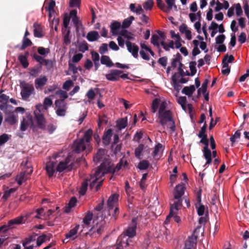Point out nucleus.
Listing matches in <instances>:
<instances>
[{"mask_svg":"<svg viewBox=\"0 0 249 249\" xmlns=\"http://www.w3.org/2000/svg\"><path fill=\"white\" fill-rule=\"evenodd\" d=\"M167 103L165 101H161L159 98H155L151 105V112L156 113L158 110V119L160 124L164 126L168 122L171 121V111L167 109Z\"/></svg>","mask_w":249,"mask_h":249,"instance_id":"f257e3e1","label":"nucleus"},{"mask_svg":"<svg viewBox=\"0 0 249 249\" xmlns=\"http://www.w3.org/2000/svg\"><path fill=\"white\" fill-rule=\"evenodd\" d=\"M107 169L105 163L102 162L98 169L96 170L93 175L90 176L89 180L90 181L89 188L92 190L96 183L97 181L107 172Z\"/></svg>","mask_w":249,"mask_h":249,"instance_id":"f03ea898","label":"nucleus"},{"mask_svg":"<svg viewBox=\"0 0 249 249\" xmlns=\"http://www.w3.org/2000/svg\"><path fill=\"white\" fill-rule=\"evenodd\" d=\"M36 109L34 111V114L38 127L41 129L44 130L46 120L43 114L41 113V110L43 109H45V107L43 105L38 104L36 106Z\"/></svg>","mask_w":249,"mask_h":249,"instance_id":"7ed1b4c3","label":"nucleus"},{"mask_svg":"<svg viewBox=\"0 0 249 249\" xmlns=\"http://www.w3.org/2000/svg\"><path fill=\"white\" fill-rule=\"evenodd\" d=\"M20 85L22 98L24 100H27L32 94L35 93L34 87L32 84L26 83L24 81L20 82Z\"/></svg>","mask_w":249,"mask_h":249,"instance_id":"20e7f679","label":"nucleus"},{"mask_svg":"<svg viewBox=\"0 0 249 249\" xmlns=\"http://www.w3.org/2000/svg\"><path fill=\"white\" fill-rule=\"evenodd\" d=\"M70 158L67 157L63 161H60L57 166L56 171L58 172H62L66 169L71 171L72 168V163L70 164Z\"/></svg>","mask_w":249,"mask_h":249,"instance_id":"39448f33","label":"nucleus"},{"mask_svg":"<svg viewBox=\"0 0 249 249\" xmlns=\"http://www.w3.org/2000/svg\"><path fill=\"white\" fill-rule=\"evenodd\" d=\"M33 169L27 167L24 171H22L18 175L16 178V180L19 185H21L23 182L26 181L28 179L27 176L30 175L33 172Z\"/></svg>","mask_w":249,"mask_h":249,"instance_id":"423d86ee","label":"nucleus"},{"mask_svg":"<svg viewBox=\"0 0 249 249\" xmlns=\"http://www.w3.org/2000/svg\"><path fill=\"white\" fill-rule=\"evenodd\" d=\"M23 219V217L21 216L9 220L7 225H4L0 227V231L1 232L5 233L8 230V228H11L14 225L21 224Z\"/></svg>","mask_w":249,"mask_h":249,"instance_id":"0eeeda50","label":"nucleus"},{"mask_svg":"<svg viewBox=\"0 0 249 249\" xmlns=\"http://www.w3.org/2000/svg\"><path fill=\"white\" fill-rule=\"evenodd\" d=\"M136 235V225L128 226L127 228L124 230L122 234L119 237V240L120 238H126L128 237L129 238H133Z\"/></svg>","mask_w":249,"mask_h":249,"instance_id":"6e6552de","label":"nucleus"},{"mask_svg":"<svg viewBox=\"0 0 249 249\" xmlns=\"http://www.w3.org/2000/svg\"><path fill=\"white\" fill-rule=\"evenodd\" d=\"M30 125L31 128L34 130L35 126L34 124L33 119L31 117H29L27 119L23 118L21 122L20 129L22 131L27 130L28 126Z\"/></svg>","mask_w":249,"mask_h":249,"instance_id":"1a4fd4ad","label":"nucleus"},{"mask_svg":"<svg viewBox=\"0 0 249 249\" xmlns=\"http://www.w3.org/2000/svg\"><path fill=\"white\" fill-rule=\"evenodd\" d=\"M123 71L118 70H111L109 73L106 75L107 79L111 81L119 80L120 74H122Z\"/></svg>","mask_w":249,"mask_h":249,"instance_id":"9d476101","label":"nucleus"},{"mask_svg":"<svg viewBox=\"0 0 249 249\" xmlns=\"http://www.w3.org/2000/svg\"><path fill=\"white\" fill-rule=\"evenodd\" d=\"M185 189L186 187L184 183H180L177 185L174 189V198L182 197L184 194Z\"/></svg>","mask_w":249,"mask_h":249,"instance_id":"9b49d317","label":"nucleus"},{"mask_svg":"<svg viewBox=\"0 0 249 249\" xmlns=\"http://www.w3.org/2000/svg\"><path fill=\"white\" fill-rule=\"evenodd\" d=\"M113 135V130L112 129L109 128L105 130L102 136V142L105 146L108 145L110 143L111 138Z\"/></svg>","mask_w":249,"mask_h":249,"instance_id":"f8f14e48","label":"nucleus"},{"mask_svg":"<svg viewBox=\"0 0 249 249\" xmlns=\"http://www.w3.org/2000/svg\"><path fill=\"white\" fill-rule=\"evenodd\" d=\"M125 44L128 51L132 53L134 57L137 58L138 56V46L129 41H126Z\"/></svg>","mask_w":249,"mask_h":249,"instance_id":"ddd939ff","label":"nucleus"},{"mask_svg":"<svg viewBox=\"0 0 249 249\" xmlns=\"http://www.w3.org/2000/svg\"><path fill=\"white\" fill-rule=\"evenodd\" d=\"M48 78L45 75L41 76L35 80V86L37 89H42L43 87L46 84Z\"/></svg>","mask_w":249,"mask_h":249,"instance_id":"4468645a","label":"nucleus"},{"mask_svg":"<svg viewBox=\"0 0 249 249\" xmlns=\"http://www.w3.org/2000/svg\"><path fill=\"white\" fill-rule=\"evenodd\" d=\"M167 6L163 2L162 0H156L158 6L165 13H169L171 10V0H165Z\"/></svg>","mask_w":249,"mask_h":249,"instance_id":"2eb2a0df","label":"nucleus"},{"mask_svg":"<svg viewBox=\"0 0 249 249\" xmlns=\"http://www.w3.org/2000/svg\"><path fill=\"white\" fill-rule=\"evenodd\" d=\"M55 162L50 161L46 163V170L49 178L53 177L56 170Z\"/></svg>","mask_w":249,"mask_h":249,"instance_id":"dca6fc26","label":"nucleus"},{"mask_svg":"<svg viewBox=\"0 0 249 249\" xmlns=\"http://www.w3.org/2000/svg\"><path fill=\"white\" fill-rule=\"evenodd\" d=\"M12 109H8V113L6 114L7 116L5 118V121L10 125H14L17 123L18 120L17 116L13 112L10 113Z\"/></svg>","mask_w":249,"mask_h":249,"instance_id":"f3484780","label":"nucleus"},{"mask_svg":"<svg viewBox=\"0 0 249 249\" xmlns=\"http://www.w3.org/2000/svg\"><path fill=\"white\" fill-rule=\"evenodd\" d=\"M119 196L116 194L111 195L108 198L107 201V206L108 210H111L113 209L115 204L118 200Z\"/></svg>","mask_w":249,"mask_h":249,"instance_id":"a211bd4d","label":"nucleus"},{"mask_svg":"<svg viewBox=\"0 0 249 249\" xmlns=\"http://www.w3.org/2000/svg\"><path fill=\"white\" fill-rule=\"evenodd\" d=\"M74 151L76 153H80L86 149V144L84 140H79L74 142Z\"/></svg>","mask_w":249,"mask_h":249,"instance_id":"6ab92c4d","label":"nucleus"},{"mask_svg":"<svg viewBox=\"0 0 249 249\" xmlns=\"http://www.w3.org/2000/svg\"><path fill=\"white\" fill-rule=\"evenodd\" d=\"M196 237H189L185 244L184 249H192L196 246Z\"/></svg>","mask_w":249,"mask_h":249,"instance_id":"aec40b11","label":"nucleus"},{"mask_svg":"<svg viewBox=\"0 0 249 249\" xmlns=\"http://www.w3.org/2000/svg\"><path fill=\"white\" fill-rule=\"evenodd\" d=\"M178 65V73H179L180 76H183L184 75V71L182 69L183 65L180 61L173 59L172 60V69L175 68Z\"/></svg>","mask_w":249,"mask_h":249,"instance_id":"412c9836","label":"nucleus"},{"mask_svg":"<svg viewBox=\"0 0 249 249\" xmlns=\"http://www.w3.org/2000/svg\"><path fill=\"white\" fill-rule=\"evenodd\" d=\"M99 37L98 32L95 31L89 32L87 35V38L90 42L96 41Z\"/></svg>","mask_w":249,"mask_h":249,"instance_id":"4be33fe9","label":"nucleus"},{"mask_svg":"<svg viewBox=\"0 0 249 249\" xmlns=\"http://www.w3.org/2000/svg\"><path fill=\"white\" fill-rule=\"evenodd\" d=\"M34 35L35 37H41L43 36L42 29L40 24L36 22L34 24Z\"/></svg>","mask_w":249,"mask_h":249,"instance_id":"5701e85b","label":"nucleus"},{"mask_svg":"<svg viewBox=\"0 0 249 249\" xmlns=\"http://www.w3.org/2000/svg\"><path fill=\"white\" fill-rule=\"evenodd\" d=\"M101 63L103 65H105L108 68L112 67L114 65L110 57L107 55H103L101 56Z\"/></svg>","mask_w":249,"mask_h":249,"instance_id":"b1692460","label":"nucleus"},{"mask_svg":"<svg viewBox=\"0 0 249 249\" xmlns=\"http://www.w3.org/2000/svg\"><path fill=\"white\" fill-rule=\"evenodd\" d=\"M108 211L109 215L111 216L110 220L113 221H115L117 219L120 213L119 208L116 207L114 210H108Z\"/></svg>","mask_w":249,"mask_h":249,"instance_id":"393cba45","label":"nucleus"},{"mask_svg":"<svg viewBox=\"0 0 249 249\" xmlns=\"http://www.w3.org/2000/svg\"><path fill=\"white\" fill-rule=\"evenodd\" d=\"M89 184H90V181L89 180V178H87L82 183V185L79 191V194L83 196L86 194Z\"/></svg>","mask_w":249,"mask_h":249,"instance_id":"a878e982","label":"nucleus"},{"mask_svg":"<svg viewBox=\"0 0 249 249\" xmlns=\"http://www.w3.org/2000/svg\"><path fill=\"white\" fill-rule=\"evenodd\" d=\"M77 203V199L75 197H72L69 201L68 206L66 207L65 212L66 213H69L71 212V209L73 208Z\"/></svg>","mask_w":249,"mask_h":249,"instance_id":"bb28decb","label":"nucleus"},{"mask_svg":"<svg viewBox=\"0 0 249 249\" xmlns=\"http://www.w3.org/2000/svg\"><path fill=\"white\" fill-rule=\"evenodd\" d=\"M195 87L194 85H191L189 87H185L182 90V93L191 96L195 91Z\"/></svg>","mask_w":249,"mask_h":249,"instance_id":"cd10ccee","label":"nucleus"},{"mask_svg":"<svg viewBox=\"0 0 249 249\" xmlns=\"http://www.w3.org/2000/svg\"><path fill=\"white\" fill-rule=\"evenodd\" d=\"M104 155V150L99 149L96 155L93 158V161L98 163L102 160Z\"/></svg>","mask_w":249,"mask_h":249,"instance_id":"c85d7f7f","label":"nucleus"},{"mask_svg":"<svg viewBox=\"0 0 249 249\" xmlns=\"http://www.w3.org/2000/svg\"><path fill=\"white\" fill-rule=\"evenodd\" d=\"M127 125V118L124 117L117 122V126L119 130L124 128Z\"/></svg>","mask_w":249,"mask_h":249,"instance_id":"c756f323","label":"nucleus"},{"mask_svg":"<svg viewBox=\"0 0 249 249\" xmlns=\"http://www.w3.org/2000/svg\"><path fill=\"white\" fill-rule=\"evenodd\" d=\"M41 71V66L39 67H34L30 70L29 74L32 77H36L38 76V74L40 73Z\"/></svg>","mask_w":249,"mask_h":249,"instance_id":"7c9ffc66","label":"nucleus"},{"mask_svg":"<svg viewBox=\"0 0 249 249\" xmlns=\"http://www.w3.org/2000/svg\"><path fill=\"white\" fill-rule=\"evenodd\" d=\"M170 206H169V214L167 216V217H166V219L164 222V224H165V226H164V228L166 230V232L165 233H164V234L166 235V236H167L168 234V233H170V231L167 229V227L166 226H168L170 224V219L171 218V204H169Z\"/></svg>","mask_w":249,"mask_h":249,"instance_id":"2f4dec72","label":"nucleus"},{"mask_svg":"<svg viewBox=\"0 0 249 249\" xmlns=\"http://www.w3.org/2000/svg\"><path fill=\"white\" fill-rule=\"evenodd\" d=\"M121 27V23L118 21H113L111 24L110 27L111 31L113 35L117 34V30Z\"/></svg>","mask_w":249,"mask_h":249,"instance_id":"473e14b6","label":"nucleus"},{"mask_svg":"<svg viewBox=\"0 0 249 249\" xmlns=\"http://www.w3.org/2000/svg\"><path fill=\"white\" fill-rule=\"evenodd\" d=\"M174 199L176 200L174 201V204H172V206H173V211H178L182 207V198L180 197Z\"/></svg>","mask_w":249,"mask_h":249,"instance_id":"72a5a7b5","label":"nucleus"},{"mask_svg":"<svg viewBox=\"0 0 249 249\" xmlns=\"http://www.w3.org/2000/svg\"><path fill=\"white\" fill-rule=\"evenodd\" d=\"M200 138H201V140L200 141V143H202L203 144H204L205 145L204 148H203V152H207V151H211L209 148H208V145H209V140L207 138V136H204L202 137H199Z\"/></svg>","mask_w":249,"mask_h":249,"instance_id":"f704fd0d","label":"nucleus"},{"mask_svg":"<svg viewBox=\"0 0 249 249\" xmlns=\"http://www.w3.org/2000/svg\"><path fill=\"white\" fill-rule=\"evenodd\" d=\"M62 33L64 34V42L66 45H68L71 43V39L70 37V30L69 29L63 30Z\"/></svg>","mask_w":249,"mask_h":249,"instance_id":"c9c22d12","label":"nucleus"},{"mask_svg":"<svg viewBox=\"0 0 249 249\" xmlns=\"http://www.w3.org/2000/svg\"><path fill=\"white\" fill-rule=\"evenodd\" d=\"M178 79L177 78L176 74H174L173 75H172V82L174 84V89L178 92H179L182 86L180 84V83L178 81Z\"/></svg>","mask_w":249,"mask_h":249,"instance_id":"e433bc0d","label":"nucleus"},{"mask_svg":"<svg viewBox=\"0 0 249 249\" xmlns=\"http://www.w3.org/2000/svg\"><path fill=\"white\" fill-rule=\"evenodd\" d=\"M32 44V41L28 38L24 37L22 40V45L19 48L21 51L24 50L26 48L31 46Z\"/></svg>","mask_w":249,"mask_h":249,"instance_id":"4c0bfd02","label":"nucleus"},{"mask_svg":"<svg viewBox=\"0 0 249 249\" xmlns=\"http://www.w3.org/2000/svg\"><path fill=\"white\" fill-rule=\"evenodd\" d=\"M134 19V17L133 16H130L127 18L125 19L122 22V28L124 29L128 28Z\"/></svg>","mask_w":249,"mask_h":249,"instance_id":"58836bf2","label":"nucleus"},{"mask_svg":"<svg viewBox=\"0 0 249 249\" xmlns=\"http://www.w3.org/2000/svg\"><path fill=\"white\" fill-rule=\"evenodd\" d=\"M18 59L24 68H27L28 67L29 62L26 56H23V54H19Z\"/></svg>","mask_w":249,"mask_h":249,"instance_id":"ea45409f","label":"nucleus"},{"mask_svg":"<svg viewBox=\"0 0 249 249\" xmlns=\"http://www.w3.org/2000/svg\"><path fill=\"white\" fill-rule=\"evenodd\" d=\"M92 135V130L91 129H89L85 132L83 138L80 140H84L85 142L89 143L91 140Z\"/></svg>","mask_w":249,"mask_h":249,"instance_id":"a19ab883","label":"nucleus"},{"mask_svg":"<svg viewBox=\"0 0 249 249\" xmlns=\"http://www.w3.org/2000/svg\"><path fill=\"white\" fill-rule=\"evenodd\" d=\"M93 213L90 212H88L83 218V222L86 225H89L90 221L92 219Z\"/></svg>","mask_w":249,"mask_h":249,"instance_id":"79ce46f5","label":"nucleus"},{"mask_svg":"<svg viewBox=\"0 0 249 249\" xmlns=\"http://www.w3.org/2000/svg\"><path fill=\"white\" fill-rule=\"evenodd\" d=\"M55 105L56 109L67 108V103L63 100H56Z\"/></svg>","mask_w":249,"mask_h":249,"instance_id":"37998d69","label":"nucleus"},{"mask_svg":"<svg viewBox=\"0 0 249 249\" xmlns=\"http://www.w3.org/2000/svg\"><path fill=\"white\" fill-rule=\"evenodd\" d=\"M16 190L17 189L16 188H12L8 190L5 191L4 192V194L2 196V198L4 200V201H6L8 199V198L10 197L12 193L15 192Z\"/></svg>","mask_w":249,"mask_h":249,"instance_id":"c03bdc74","label":"nucleus"},{"mask_svg":"<svg viewBox=\"0 0 249 249\" xmlns=\"http://www.w3.org/2000/svg\"><path fill=\"white\" fill-rule=\"evenodd\" d=\"M204 153V157L205 159L206 160V162L204 167L206 166L207 164H210L212 161V152L211 151H207L203 152Z\"/></svg>","mask_w":249,"mask_h":249,"instance_id":"a18cd8bd","label":"nucleus"},{"mask_svg":"<svg viewBox=\"0 0 249 249\" xmlns=\"http://www.w3.org/2000/svg\"><path fill=\"white\" fill-rule=\"evenodd\" d=\"M79 228V225H76L73 229L71 230L68 233L66 234V237L69 238L75 235Z\"/></svg>","mask_w":249,"mask_h":249,"instance_id":"49530a36","label":"nucleus"},{"mask_svg":"<svg viewBox=\"0 0 249 249\" xmlns=\"http://www.w3.org/2000/svg\"><path fill=\"white\" fill-rule=\"evenodd\" d=\"M149 166V163L147 160H142L139 162L138 168L140 170H146L148 168Z\"/></svg>","mask_w":249,"mask_h":249,"instance_id":"de8ad7c7","label":"nucleus"},{"mask_svg":"<svg viewBox=\"0 0 249 249\" xmlns=\"http://www.w3.org/2000/svg\"><path fill=\"white\" fill-rule=\"evenodd\" d=\"M196 208L197 210V213L198 215L202 216L204 214L205 208L204 205H198L197 204H195Z\"/></svg>","mask_w":249,"mask_h":249,"instance_id":"09e8293b","label":"nucleus"},{"mask_svg":"<svg viewBox=\"0 0 249 249\" xmlns=\"http://www.w3.org/2000/svg\"><path fill=\"white\" fill-rule=\"evenodd\" d=\"M104 228V226L103 225H100L98 227H97V226H96V227L94 226L90 229L89 231L94 232L96 231L98 234H100L103 231Z\"/></svg>","mask_w":249,"mask_h":249,"instance_id":"8fccbe9b","label":"nucleus"},{"mask_svg":"<svg viewBox=\"0 0 249 249\" xmlns=\"http://www.w3.org/2000/svg\"><path fill=\"white\" fill-rule=\"evenodd\" d=\"M133 238H129L127 237V238L126 237V238H120V239L122 240V242L124 244L125 248L133 246L132 243V239Z\"/></svg>","mask_w":249,"mask_h":249,"instance_id":"3c124183","label":"nucleus"},{"mask_svg":"<svg viewBox=\"0 0 249 249\" xmlns=\"http://www.w3.org/2000/svg\"><path fill=\"white\" fill-rule=\"evenodd\" d=\"M147 175V173L143 174L140 182V186L142 190H144L146 188V185L145 184V181L146 180Z\"/></svg>","mask_w":249,"mask_h":249,"instance_id":"603ef678","label":"nucleus"},{"mask_svg":"<svg viewBox=\"0 0 249 249\" xmlns=\"http://www.w3.org/2000/svg\"><path fill=\"white\" fill-rule=\"evenodd\" d=\"M153 5V0H147L143 4V8L146 10H151Z\"/></svg>","mask_w":249,"mask_h":249,"instance_id":"864d4df0","label":"nucleus"},{"mask_svg":"<svg viewBox=\"0 0 249 249\" xmlns=\"http://www.w3.org/2000/svg\"><path fill=\"white\" fill-rule=\"evenodd\" d=\"M38 53L41 55H46L50 53L49 48H45L42 47H39L37 48Z\"/></svg>","mask_w":249,"mask_h":249,"instance_id":"5fc2aeb1","label":"nucleus"},{"mask_svg":"<svg viewBox=\"0 0 249 249\" xmlns=\"http://www.w3.org/2000/svg\"><path fill=\"white\" fill-rule=\"evenodd\" d=\"M41 65L45 66L48 70H51L53 67V62L50 59H45L41 66Z\"/></svg>","mask_w":249,"mask_h":249,"instance_id":"6e6d98bb","label":"nucleus"},{"mask_svg":"<svg viewBox=\"0 0 249 249\" xmlns=\"http://www.w3.org/2000/svg\"><path fill=\"white\" fill-rule=\"evenodd\" d=\"M9 139V135L7 134H3L0 136V146L6 143Z\"/></svg>","mask_w":249,"mask_h":249,"instance_id":"4d7b16f0","label":"nucleus"},{"mask_svg":"<svg viewBox=\"0 0 249 249\" xmlns=\"http://www.w3.org/2000/svg\"><path fill=\"white\" fill-rule=\"evenodd\" d=\"M196 62L192 61L190 63V70L191 71V75L193 76L196 72Z\"/></svg>","mask_w":249,"mask_h":249,"instance_id":"13d9d810","label":"nucleus"},{"mask_svg":"<svg viewBox=\"0 0 249 249\" xmlns=\"http://www.w3.org/2000/svg\"><path fill=\"white\" fill-rule=\"evenodd\" d=\"M53 104L52 100L49 97H46L43 102V105L45 107V109L47 110L48 107H51Z\"/></svg>","mask_w":249,"mask_h":249,"instance_id":"bf43d9fd","label":"nucleus"},{"mask_svg":"<svg viewBox=\"0 0 249 249\" xmlns=\"http://www.w3.org/2000/svg\"><path fill=\"white\" fill-rule=\"evenodd\" d=\"M178 102L181 106L182 108L185 109L186 108V97L185 96L179 97Z\"/></svg>","mask_w":249,"mask_h":249,"instance_id":"052dcab7","label":"nucleus"},{"mask_svg":"<svg viewBox=\"0 0 249 249\" xmlns=\"http://www.w3.org/2000/svg\"><path fill=\"white\" fill-rule=\"evenodd\" d=\"M122 164L120 162L118 164H117L115 167L111 168L108 167L107 168V171L109 172L112 173V174H114L115 172H118L121 168Z\"/></svg>","mask_w":249,"mask_h":249,"instance_id":"680f3d73","label":"nucleus"},{"mask_svg":"<svg viewBox=\"0 0 249 249\" xmlns=\"http://www.w3.org/2000/svg\"><path fill=\"white\" fill-rule=\"evenodd\" d=\"M47 236L45 234H42L39 236L36 240V244L37 247H39L46 240Z\"/></svg>","mask_w":249,"mask_h":249,"instance_id":"e2e57ef3","label":"nucleus"},{"mask_svg":"<svg viewBox=\"0 0 249 249\" xmlns=\"http://www.w3.org/2000/svg\"><path fill=\"white\" fill-rule=\"evenodd\" d=\"M70 20V17L67 13L65 14L63 18V26L65 29L68 27Z\"/></svg>","mask_w":249,"mask_h":249,"instance_id":"0e129e2a","label":"nucleus"},{"mask_svg":"<svg viewBox=\"0 0 249 249\" xmlns=\"http://www.w3.org/2000/svg\"><path fill=\"white\" fill-rule=\"evenodd\" d=\"M159 39H160V37L158 35H152L151 38V43L154 46H159Z\"/></svg>","mask_w":249,"mask_h":249,"instance_id":"69168bd1","label":"nucleus"},{"mask_svg":"<svg viewBox=\"0 0 249 249\" xmlns=\"http://www.w3.org/2000/svg\"><path fill=\"white\" fill-rule=\"evenodd\" d=\"M99 53L101 54L106 53L108 51V46L106 43H103L99 48Z\"/></svg>","mask_w":249,"mask_h":249,"instance_id":"338daca9","label":"nucleus"},{"mask_svg":"<svg viewBox=\"0 0 249 249\" xmlns=\"http://www.w3.org/2000/svg\"><path fill=\"white\" fill-rule=\"evenodd\" d=\"M225 36L223 34L220 35L216 37L215 38V42L217 44H222L225 39Z\"/></svg>","mask_w":249,"mask_h":249,"instance_id":"774afa93","label":"nucleus"}]
</instances>
